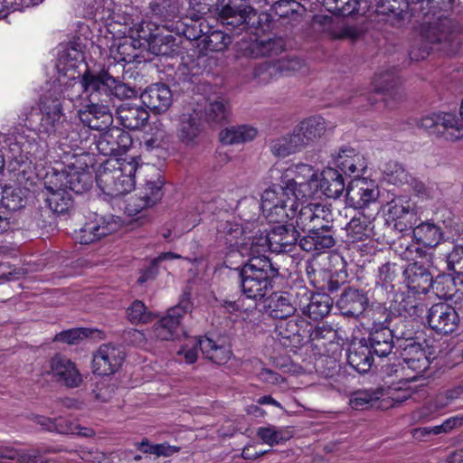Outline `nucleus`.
<instances>
[{"label": "nucleus", "mask_w": 463, "mask_h": 463, "mask_svg": "<svg viewBox=\"0 0 463 463\" xmlns=\"http://www.w3.org/2000/svg\"><path fill=\"white\" fill-rule=\"evenodd\" d=\"M51 432H57L63 435H80L90 437L94 435V431L90 429L80 428L79 425L73 424L63 418L55 419L52 421Z\"/></svg>", "instance_id": "62"}, {"label": "nucleus", "mask_w": 463, "mask_h": 463, "mask_svg": "<svg viewBox=\"0 0 463 463\" xmlns=\"http://www.w3.org/2000/svg\"><path fill=\"white\" fill-rule=\"evenodd\" d=\"M45 189L62 187L66 191L75 194H83L90 189L92 177L90 173L80 171L72 166H68L61 171L52 168L44 177Z\"/></svg>", "instance_id": "13"}, {"label": "nucleus", "mask_w": 463, "mask_h": 463, "mask_svg": "<svg viewBox=\"0 0 463 463\" xmlns=\"http://www.w3.org/2000/svg\"><path fill=\"white\" fill-rule=\"evenodd\" d=\"M296 296L291 293L279 291L273 292L264 300L266 313L276 319H287L295 314L298 308Z\"/></svg>", "instance_id": "25"}, {"label": "nucleus", "mask_w": 463, "mask_h": 463, "mask_svg": "<svg viewBox=\"0 0 463 463\" xmlns=\"http://www.w3.org/2000/svg\"><path fill=\"white\" fill-rule=\"evenodd\" d=\"M258 130L249 125H241L226 128L220 133V140L224 145H235L253 140Z\"/></svg>", "instance_id": "48"}, {"label": "nucleus", "mask_w": 463, "mask_h": 463, "mask_svg": "<svg viewBox=\"0 0 463 463\" xmlns=\"http://www.w3.org/2000/svg\"><path fill=\"white\" fill-rule=\"evenodd\" d=\"M128 317L132 324H146L155 318V315L147 310L146 305L139 300L134 301L127 310Z\"/></svg>", "instance_id": "63"}, {"label": "nucleus", "mask_w": 463, "mask_h": 463, "mask_svg": "<svg viewBox=\"0 0 463 463\" xmlns=\"http://www.w3.org/2000/svg\"><path fill=\"white\" fill-rule=\"evenodd\" d=\"M151 173L147 175L145 184L140 188L139 195L150 205L159 202L164 194V180L161 175L154 167H150Z\"/></svg>", "instance_id": "43"}, {"label": "nucleus", "mask_w": 463, "mask_h": 463, "mask_svg": "<svg viewBox=\"0 0 463 463\" xmlns=\"http://www.w3.org/2000/svg\"><path fill=\"white\" fill-rule=\"evenodd\" d=\"M218 232L224 239L227 245L236 250L240 247L246 234L245 229L241 224L230 221L222 222L218 227Z\"/></svg>", "instance_id": "53"}, {"label": "nucleus", "mask_w": 463, "mask_h": 463, "mask_svg": "<svg viewBox=\"0 0 463 463\" xmlns=\"http://www.w3.org/2000/svg\"><path fill=\"white\" fill-rule=\"evenodd\" d=\"M49 364L50 373L57 383L68 388H75L81 383L82 376L71 359L56 354L50 360Z\"/></svg>", "instance_id": "23"}, {"label": "nucleus", "mask_w": 463, "mask_h": 463, "mask_svg": "<svg viewBox=\"0 0 463 463\" xmlns=\"http://www.w3.org/2000/svg\"><path fill=\"white\" fill-rule=\"evenodd\" d=\"M368 305V298L359 289L345 288L336 301V307L345 317H359L364 313Z\"/></svg>", "instance_id": "32"}, {"label": "nucleus", "mask_w": 463, "mask_h": 463, "mask_svg": "<svg viewBox=\"0 0 463 463\" xmlns=\"http://www.w3.org/2000/svg\"><path fill=\"white\" fill-rule=\"evenodd\" d=\"M89 98L90 104L84 109L78 111L80 122L94 130H106L113 123V115L110 110L111 105L108 102L100 101L99 92L84 91Z\"/></svg>", "instance_id": "16"}, {"label": "nucleus", "mask_w": 463, "mask_h": 463, "mask_svg": "<svg viewBox=\"0 0 463 463\" xmlns=\"http://www.w3.org/2000/svg\"><path fill=\"white\" fill-rule=\"evenodd\" d=\"M125 354L120 347L102 345L93 354L92 371L98 375H111L122 365Z\"/></svg>", "instance_id": "21"}, {"label": "nucleus", "mask_w": 463, "mask_h": 463, "mask_svg": "<svg viewBox=\"0 0 463 463\" xmlns=\"http://www.w3.org/2000/svg\"><path fill=\"white\" fill-rule=\"evenodd\" d=\"M413 238L416 239L419 245L433 248L437 246L441 240V232L439 227L430 222H421L413 229Z\"/></svg>", "instance_id": "51"}, {"label": "nucleus", "mask_w": 463, "mask_h": 463, "mask_svg": "<svg viewBox=\"0 0 463 463\" xmlns=\"http://www.w3.org/2000/svg\"><path fill=\"white\" fill-rule=\"evenodd\" d=\"M373 219L363 213L354 216L346 224L347 237L351 241H363L373 235Z\"/></svg>", "instance_id": "44"}, {"label": "nucleus", "mask_w": 463, "mask_h": 463, "mask_svg": "<svg viewBox=\"0 0 463 463\" xmlns=\"http://www.w3.org/2000/svg\"><path fill=\"white\" fill-rule=\"evenodd\" d=\"M384 394L383 388L364 389L354 392L349 398V405L354 410L373 407Z\"/></svg>", "instance_id": "50"}, {"label": "nucleus", "mask_w": 463, "mask_h": 463, "mask_svg": "<svg viewBox=\"0 0 463 463\" xmlns=\"http://www.w3.org/2000/svg\"><path fill=\"white\" fill-rule=\"evenodd\" d=\"M150 8L152 13L163 21H171L179 14L178 0H153Z\"/></svg>", "instance_id": "56"}, {"label": "nucleus", "mask_w": 463, "mask_h": 463, "mask_svg": "<svg viewBox=\"0 0 463 463\" xmlns=\"http://www.w3.org/2000/svg\"><path fill=\"white\" fill-rule=\"evenodd\" d=\"M279 181H272L261 195V209L269 222H284L298 210V198Z\"/></svg>", "instance_id": "8"}, {"label": "nucleus", "mask_w": 463, "mask_h": 463, "mask_svg": "<svg viewBox=\"0 0 463 463\" xmlns=\"http://www.w3.org/2000/svg\"><path fill=\"white\" fill-rule=\"evenodd\" d=\"M398 81V78L392 70L379 72L373 79L374 90L379 93H384L383 101L389 108L394 106L390 99L401 100L402 98V92L397 87Z\"/></svg>", "instance_id": "36"}, {"label": "nucleus", "mask_w": 463, "mask_h": 463, "mask_svg": "<svg viewBox=\"0 0 463 463\" xmlns=\"http://www.w3.org/2000/svg\"><path fill=\"white\" fill-rule=\"evenodd\" d=\"M296 213V226L298 230H320L334 228V213L329 205L310 203L299 205Z\"/></svg>", "instance_id": "14"}, {"label": "nucleus", "mask_w": 463, "mask_h": 463, "mask_svg": "<svg viewBox=\"0 0 463 463\" xmlns=\"http://www.w3.org/2000/svg\"><path fill=\"white\" fill-rule=\"evenodd\" d=\"M346 358L348 364L359 373H367L373 364L371 349L361 343L350 345Z\"/></svg>", "instance_id": "42"}, {"label": "nucleus", "mask_w": 463, "mask_h": 463, "mask_svg": "<svg viewBox=\"0 0 463 463\" xmlns=\"http://www.w3.org/2000/svg\"><path fill=\"white\" fill-rule=\"evenodd\" d=\"M48 194L45 197V203L49 209L57 214H65L69 213L73 205L71 195L62 187L54 189H46Z\"/></svg>", "instance_id": "47"}, {"label": "nucleus", "mask_w": 463, "mask_h": 463, "mask_svg": "<svg viewBox=\"0 0 463 463\" xmlns=\"http://www.w3.org/2000/svg\"><path fill=\"white\" fill-rule=\"evenodd\" d=\"M216 11L220 21L235 36L249 30L268 25L273 19L272 14L258 11L255 7L243 3V0H217Z\"/></svg>", "instance_id": "5"}, {"label": "nucleus", "mask_w": 463, "mask_h": 463, "mask_svg": "<svg viewBox=\"0 0 463 463\" xmlns=\"http://www.w3.org/2000/svg\"><path fill=\"white\" fill-rule=\"evenodd\" d=\"M298 227L292 224H279L267 230L270 251L286 252L291 250L292 247L299 239V232Z\"/></svg>", "instance_id": "28"}, {"label": "nucleus", "mask_w": 463, "mask_h": 463, "mask_svg": "<svg viewBox=\"0 0 463 463\" xmlns=\"http://www.w3.org/2000/svg\"><path fill=\"white\" fill-rule=\"evenodd\" d=\"M216 11L220 21L235 36L249 30L268 25L273 19L272 14L258 11L255 7L243 3V0H217Z\"/></svg>", "instance_id": "4"}, {"label": "nucleus", "mask_w": 463, "mask_h": 463, "mask_svg": "<svg viewBox=\"0 0 463 463\" xmlns=\"http://www.w3.org/2000/svg\"><path fill=\"white\" fill-rule=\"evenodd\" d=\"M293 130L305 148L322 137L326 131V122L321 117H310L302 120Z\"/></svg>", "instance_id": "37"}, {"label": "nucleus", "mask_w": 463, "mask_h": 463, "mask_svg": "<svg viewBox=\"0 0 463 463\" xmlns=\"http://www.w3.org/2000/svg\"><path fill=\"white\" fill-rule=\"evenodd\" d=\"M199 33L192 35L194 39L203 37L202 43L211 52H222L232 43V35L220 30L210 31L207 24L200 23Z\"/></svg>", "instance_id": "38"}, {"label": "nucleus", "mask_w": 463, "mask_h": 463, "mask_svg": "<svg viewBox=\"0 0 463 463\" xmlns=\"http://www.w3.org/2000/svg\"><path fill=\"white\" fill-rule=\"evenodd\" d=\"M307 326H308L307 320L302 317H294L281 320L277 326V331L281 338L299 344L304 337Z\"/></svg>", "instance_id": "46"}, {"label": "nucleus", "mask_w": 463, "mask_h": 463, "mask_svg": "<svg viewBox=\"0 0 463 463\" xmlns=\"http://www.w3.org/2000/svg\"><path fill=\"white\" fill-rule=\"evenodd\" d=\"M413 6L410 0H380L375 12L378 15L387 16L394 24L405 20Z\"/></svg>", "instance_id": "41"}, {"label": "nucleus", "mask_w": 463, "mask_h": 463, "mask_svg": "<svg viewBox=\"0 0 463 463\" xmlns=\"http://www.w3.org/2000/svg\"><path fill=\"white\" fill-rule=\"evenodd\" d=\"M140 99L142 103L155 113L165 112L173 101L171 90L163 83L146 87L140 94Z\"/></svg>", "instance_id": "29"}, {"label": "nucleus", "mask_w": 463, "mask_h": 463, "mask_svg": "<svg viewBox=\"0 0 463 463\" xmlns=\"http://www.w3.org/2000/svg\"><path fill=\"white\" fill-rule=\"evenodd\" d=\"M455 0H421L411 8V15L422 18V38L430 44L420 53L416 50L410 52L411 60L425 59L430 50L439 51L446 55L458 52L461 44L460 26L448 16Z\"/></svg>", "instance_id": "1"}, {"label": "nucleus", "mask_w": 463, "mask_h": 463, "mask_svg": "<svg viewBox=\"0 0 463 463\" xmlns=\"http://www.w3.org/2000/svg\"><path fill=\"white\" fill-rule=\"evenodd\" d=\"M143 170L139 157L125 156L105 162L97 175L100 190L110 197H118L131 192L136 184V174Z\"/></svg>", "instance_id": "3"}, {"label": "nucleus", "mask_w": 463, "mask_h": 463, "mask_svg": "<svg viewBox=\"0 0 463 463\" xmlns=\"http://www.w3.org/2000/svg\"><path fill=\"white\" fill-rule=\"evenodd\" d=\"M427 320L429 326L437 333L447 335L457 329L459 317L454 307L441 302L429 309Z\"/></svg>", "instance_id": "22"}, {"label": "nucleus", "mask_w": 463, "mask_h": 463, "mask_svg": "<svg viewBox=\"0 0 463 463\" xmlns=\"http://www.w3.org/2000/svg\"><path fill=\"white\" fill-rule=\"evenodd\" d=\"M60 449L38 447L27 450L18 449L16 460L18 463H43L41 459L44 454L56 453Z\"/></svg>", "instance_id": "64"}, {"label": "nucleus", "mask_w": 463, "mask_h": 463, "mask_svg": "<svg viewBox=\"0 0 463 463\" xmlns=\"http://www.w3.org/2000/svg\"><path fill=\"white\" fill-rule=\"evenodd\" d=\"M386 319L383 322L373 321L368 342L371 351L380 356L385 357L390 354L396 345L392 339V335L389 325H386Z\"/></svg>", "instance_id": "27"}, {"label": "nucleus", "mask_w": 463, "mask_h": 463, "mask_svg": "<svg viewBox=\"0 0 463 463\" xmlns=\"http://www.w3.org/2000/svg\"><path fill=\"white\" fill-rule=\"evenodd\" d=\"M257 436L262 440L263 443H266L269 446L277 445L280 442L289 439L290 438L288 431L284 428H278L270 424L264 427H260L257 430Z\"/></svg>", "instance_id": "57"}, {"label": "nucleus", "mask_w": 463, "mask_h": 463, "mask_svg": "<svg viewBox=\"0 0 463 463\" xmlns=\"http://www.w3.org/2000/svg\"><path fill=\"white\" fill-rule=\"evenodd\" d=\"M79 82H73L64 86L60 82H53L52 89L41 99L40 110L41 121L39 130L46 134L48 137L55 136L61 139L68 140L71 146H77L80 139L78 132L70 130L72 124L66 119L62 112V105L60 100L61 97H68L72 99L75 95L70 93V89L78 88Z\"/></svg>", "instance_id": "2"}, {"label": "nucleus", "mask_w": 463, "mask_h": 463, "mask_svg": "<svg viewBox=\"0 0 463 463\" xmlns=\"http://www.w3.org/2000/svg\"><path fill=\"white\" fill-rule=\"evenodd\" d=\"M273 272L269 259H254L246 262L240 271L243 295L254 301L263 298L272 288Z\"/></svg>", "instance_id": "9"}, {"label": "nucleus", "mask_w": 463, "mask_h": 463, "mask_svg": "<svg viewBox=\"0 0 463 463\" xmlns=\"http://www.w3.org/2000/svg\"><path fill=\"white\" fill-rule=\"evenodd\" d=\"M394 251L401 259L409 262L403 270L404 282L408 288L415 293H427L433 279L428 265L431 255L418 243L406 240L395 242Z\"/></svg>", "instance_id": "6"}, {"label": "nucleus", "mask_w": 463, "mask_h": 463, "mask_svg": "<svg viewBox=\"0 0 463 463\" xmlns=\"http://www.w3.org/2000/svg\"><path fill=\"white\" fill-rule=\"evenodd\" d=\"M380 195L377 184L365 178H355L346 187V203L354 209L376 204Z\"/></svg>", "instance_id": "17"}, {"label": "nucleus", "mask_w": 463, "mask_h": 463, "mask_svg": "<svg viewBox=\"0 0 463 463\" xmlns=\"http://www.w3.org/2000/svg\"><path fill=\"white\" fill-rule=\"evenodd\" d=\"M198 348L205 358L217 364H226L232 355L229 345L222 341L220 343L208 337L188 339V342L182 345L177 354H184L187 364H194L198 357Z\"/></svg>", "instance_id": "12"}, {"label": "nucleus", "mask_w": 463, "mask_h": 463, "mask_svg": "<svg viewBox=\"0 0 463 463\" xmlns=\"http://www.w3.org/2000/svg\"><path fill=\"white\" fill-rule=\"evenodd\" d=\"M204 113L207 120L221 123L229 116V105L222 99L208 100Z\"/></svg>", "instance_id": "61"}, {"label": "nucleus", "mask_w": 463, "mask_h": 463, "mask_svg": "<svg viewBox=\"0 0 463 463\" xmlns=\"http://www.w3.org/2000/svg\"><path fill=\"white\" fill-rule=\"evenodd\" d=\"M420 128L430 129L436 126H442L446 129L455 130L458 134L450 133L452 139L463 137V124L451 113H432L414 119Z\"/></svg>", "instance_id": "33"}, {"label": "nucleus", "mask_w": 463, "mask_h": 463, "mask_svg": "<svg viewBox=\"0 0 463 463\" xmlns=\"http://www.w3.org/2000/svg\"><path fill=\"white\" fill-rule=\"evenodd\" d=\"M269 173L270 180L284 184L298 200L313 197L318 193V175L309 165H294L285 170L272 167Z\"/></svg>", "instance_id": "7"}, {"label": "nucleus", "mask_w": 463, "mask_h": 463, "mask_svg": "<svg viewBox=\"0 0 463 463\" xmlns=\"http://www.w3.org/2000/svg\"><path fill=\"white\" fill-rule=\"evenodd\" d=\"M307 234L299 239V247L307 252H322L335 244V230L320 229L306 230Z\"/></svg>", "instance_id": "30"}, {"label": "nucleus", "mask_w": 463, "mask_h": 463, "mask_svg": "<svg viewBox=\"0 0 463 463\" xmlns=\"http://www.w3.org/2000/svg\"><path fill=\"white\" fill-rule=\"evenodd\" d=\"M120 227L121 221L118 217L114 215L100 216L86 222L76 232V240L80 244L93 243L118 232Z\"/></svg>", "instance_id": "18"}, {"label": "nucleus", "mask_w": 463, "mask_h": 463, "mask_svg": "<svg viewBox=\"0 0 463 463\" xmlns=\"http://www.w3.org/2000/svg\"><path fill=\"white\" fill-rule=\"evenodd\" d=\"M391 332L397 348L401 347V345H405L415 341V331L411 325V321L399 318V321L395 323L392 328H391Z\"/></svg>", "instance_id": "60"}, {"label": "nucleus", "mask_w": 463, "mask_h": 463, "mask_svg": "<svg viewBox=\"0 0 463 463\" xmlns=\"http://www.w3.org/2000/svg\"><path fill=\"white\" fill-rule=\"evenodd\" d=\"M237 250L241 256L249 258L247 262H251L254 259H269L266 256L270 250L267 230H258L252 236H244Z\"/></svg>", "instance_id": "31"}, {"label": "nucleus", "mask_w": 463, "mask_h": 463, "mask_svg": "<svg viewBox=\"0 0 463 463\" xmlns=\"http://www.w3.org/2000/svg\"><path fill=\"white\" fill-rule=\"evenodd\" d=\"M276 60L261 62L255 66L252 78L259 84L266 85L279 77Z\"/></svg>", "instance_id": "55"}, {"label": "nucleus", "mask_w": 463, "mask_h": 463, "mask_svg": "<svg viewBox=\"0 0 463 463\" xmlns=\"http://www.w3.org/2000/svg\"><path fill=\"white\" fill-rule=\"evenodd\" d=\"M389 218L395 222L394 228L400 232L412 228L417 220L413 204L403 198H396L388 203Z\"/></svg>", "instance_id": "26"}, {"label": "nucleus", "mask_w": 463, "mask_h": 463, "mask_svg": "<svg viewBox=\"0 0 463 463\" xmlns=\"http://www.w3.org/2000/svg\"><path fill=\"white\" fill-rule=\"evenodd\" d=\"M78 89L84 91L99 92L100 101L108 102L112 106L113 96L119 99H131L138 95V90L128 84L117 80L108 73L100 75L87 72L78 83Z\"/></svg>", "instance_id": "10"}, {"label": "nucleus", "mask_w": 463, "mask_h": 463, "mask_svg": "<svg viewBox=\"0 0 463 463\" xmlns=\"http://www.w3.org/2000/svg\"><path fill=\"white\" fill-rule=\"evenodd\" d=\"M372 0H323L326 9L337 16L364 14Z\"/></svg>", "instance_id": "40"}, {"label": "nucleus", "mask_w": 463, "mask_h": 463, "mask_svg": "<svg viewBox=\"0 0 463 463\" xmlns=\"http://www.w3.org/2000/svg\"><path fill=\"white\" fill-rule=\"evenodd\" d=\"M319 23L323 26L324 31L327 33L332 38L355 39L358 36V32L354 27L345 24L343 20L338 18L322 16L319 20Z\"/></svg>", "instance_id": "49"}, {"label": "nucleus", "mask_w": 463, "mask_h": 463, "mask_svg": "<svg viewBox=\"0 0 463 463\" xmlns=\"http://www.w3.org/2000/svg\"><path fill=\"white\" fill-rule=\"evenodd\" d=\"M132 137L129 133L118 128H109L97 141V149L103 156L122 157L130 148Z\"/></svg>", "instance_id": "20"}, {"label": "nucleus", "mask_w": 463, "mask_h": 463, "mask_svg": "<svg viewBox=\"0 0 463 463\" xmlns=\"http://www.w3.org/2000/svg\"><path fill=\"white\" fill-rule=\"evenodd\" d=\"M451 403L446 392L439 393L428 404L413 411L412 419L415 421L429 420L433 413L442 410Z\"/></svg>", "instance_id": "54"}, {"label": "nucleus", "mask_w": 463, "mask_h": 463, "mask_svg": "<svg viewBox=\"0 0 463 463\" xmlns=\"http://www.w3.org/2000/svg\"><path fill=\"white\" fill-rule=\"evenodd\" d=\"M430 364V362L428 356L420 355V358H411V360L407 358V361L402 362L401 367L402 374L404 375V379L409 382L418 381L429 369Z\"/></svg>", "instance_id": "52"}, {"label": "nucleus", "mask_w": 463, "mask_h": 463, "mask_svg": "<svg viewBox=\"0 0 463 463\" xmlns=\"http://www.w3.org/2000/svg\"><path fill=\"white\" fill-rule=\"evenodd\" d=\"M203 109L199 106L184 108L177 124V137L185 145H193L203 132Z\"/></svg>", "instance_id": "19"}, {"label": "nucleus", "mask_w": 463, "mask_h": 463, "mask_svg": "<svg viewBox=\"0 0 463 463\" xmlns=\"http://www.w3.org/2000/svg\"><path fill=\"white\" fill-rule=\"evenodd\" d=\"M189 295H184L177 305L169 308L166 315L153 326V336L162 341H174L185 335L183 320L192 311Z\"/></svg>", "instance_id": "11"}, {"label": "nucleus", "mask_w": 463, "mask_h": 463, "mask_svg": "<svg viewBox=\"0 0 463 463\" xmlns=\"http://www.w3.org/2000/svg\"><path fill=\"white\" fill-rule=\"evenodd\" d=\"M116 118L124 128L136 130L147 123L149 114L140 105L123 103L118 107Z\"/></svg>", "instance_id": "34"}, {"label": "nucleus", "mask_w": 463, "mask_h": 463, "mask_svg": "<svg viewBox=\"0 0 463 463\" xmlns=\"http://www.w3.org/2000/svg\"><path fill=\"white\" fill-rule=\"evenodd\" d=\"M24 190L21 187L5 186L3 191L2 204L6 209L16 211L25 205Z\"/></svg>", "instance_id": "58"}, {"label": "nucleus", "mask_w": 463, "mask_h": 463, "mask_svg": "<svg viewBox=\"0 0 463 463\" xmlns=\"http://www.w3.org/2000/svg\"><path fill=\"white\" fill-rule=\"evenodd\" d=\"M297 296L301 297L298 301V308L304 315L314 320L327 316L332 308L333 300L326 294H313L306 288H302L301 292H297Z\"/></svg>", "instance_id": "24"}, {"label": "nucleus", "mask_w": 463, "mask_h": 463, "mask_svg": "<svg viewBox=\"0 0 463 463\" xmlns=\"http://www.w3.org/2000/svg\"><path fill=\"white\" fill-rule=\"evenodd\" d=\"M238 52L250 58L273 57L285 50V41L282 37H257L250 32L238 43Z\"/></svg>", "instance_id": "15"}, {"label": "nucleus", "mask_w": 463, "mask_h": 463, "mask_svg": "<svg viewBox=\"0 0 463 463\" xmlns=\"http://www.w3.org/2000/svg\"><path fill=\"white\" fill-rule=\"evenodd\" d=\"M336 166L350 176L359 178L365 171L367 165L364 157L351 147L342 148L335 159Z\"/></svg>", "instance_id": "35"}, {"label": "nucleus", "mask_w": 463, "mask_h": 463, "mask_svg": "<svg viewBox=\"0 0 463 463\" xmlns=\"http://www.w3.org/2000/svg\"><path fill=\"white\" fill-rule=\"evenodd\" d=\"M346 191L345 179L339 170L329 167L321 173L318 177V191L328 198H338Z\"/></svg>", "instance_id": "39"}, {"label": "nucleus", "mask_w": 463, "mask_h": 463, "mask_svg": "<svg viewBox=\"0 0 463 463\" xmlns=\"http://www.w3.org/2000/svg\"><path fill=\"white\" fill-rule=\"evenodd\" d=\"M269 148L275 156L284 158L301 151L304 147L301 141H299V137L292 130L288 135L271 140Z\"/></svg>", "instance_id": "45"}, {"label": "nucleus", "mask_w": 463, "mask_h": 463, "mask_svg": "<svg viewBox=\"0 0 463 463\" xmlns=\"http://www.w3.org/2000/svg\"><path fill=\"white\" fill-rule=\"evenodd\" d=\"M430 288L439 298L450 299L456 290V283L452 277L447 274L437 276L432 279Z\"/></svg>", "instance_id": "59"}]
</instances>
